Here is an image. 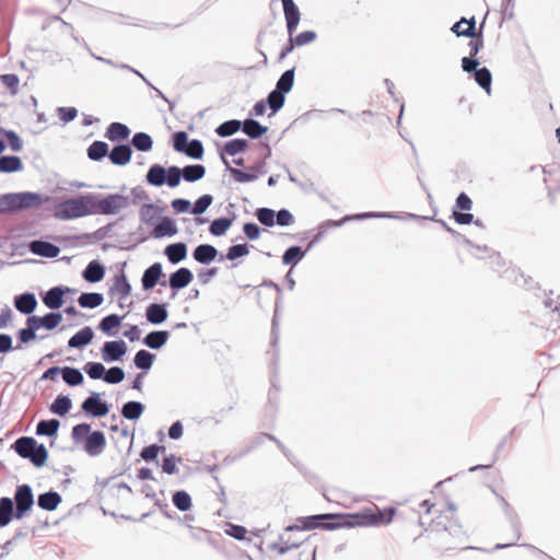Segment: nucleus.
Wrapping results in <instances>:
<instances>
[{"label": "nucleus", "mask_w": 560, "mask_h": 560, "mask_svg": "<svg viewBox=\"0 0 560 560\" xmlns=\"http://www.w3.org/2000/svg\"><path fill=\"white\" fill-rule=\"evenodd\" d=\"M105 276L104 266L97 260H92L82 272V277L86 282H100Z\"/></svg>", "instance_id": "22"}, {"label": "nucleus", "mask_w": 560, "mask_h": 560, "mask_svg": "<svg viewBox=\"0 0 560 560\" xmlns=\"http://www.w3.org/2000/svg\"><path fill=\"white\" fill-rule=\"evenodd\" d=\"M285 102V95L282 93H279L276 90H272L266 100V103L268 104L269 108L271 109L272 114H276L278 110H280Z\"/></svg>", "instance_id": "53"}, {"label": "nucleus", "mask_w": 560, "mask_h": 560, "mask_svg": "<svg viewBox=\"0 0 560 560\" xmlns=\"http://www.w3.org/2000/svg\"><path fill=\"white\" fill-rule=\"evenodd\" d=\"M248 253H249V247L246 243L236 244V245L229 247L225 255L221 254L219 257V261H222L223 259L235 260L237 258L248 255Z\"/></svg>", "instance_id": "51"}, {"label": "nucleus", "mask_w": 560, "mask_h": 560, "mask_svg": "<svg viewBox=\"0 0 560 560\" xmlns=\"http://www.w3.org/2000/svg\"><path fill=\"white\" fill-rule=\"evenodd\" d=\"M60 422L57 419L40 420L36 427L37 435L54 436L57 434Z\"/></svg>", "instance_id": "41"}, {"label": "nucleus", "mask_w": 560, "mask_h": 560, "mask_svg": "<svg viewBox=\"0 0 560 560\" xmlns=\"http://www.w3.org/2000/svg\"><path fill=\"white\" fill-rule=\"evenodd\" d=\"M293 83H294V69H289L281 74V77L279 78V80L276 83L275 90L278 91L279 93H282L285 95L287 93H289L292 90Z\"/></svg>", "instance_id": "40"}, {"label": "nucleus", "mask_w": 560, "mask_h": 560, "mask_svg": "<svg viewBox=\"0 0 560 560\" xmlns=\"http://www.w3.org/2000/svg\"><path fill=\"white\" fill-rule=\"evenodd\" d=\"M242 130L250 139H258L268 131V128L253 118H247L242 121Z\"/></svg>", "instance_id": "26"}, {"label": "nucleus", "mask_w": 560, "mask_h": 560, "mask_svg": "<svg viewBox=\"0 0 560 560\" xmlns=\"http://www.w3.org/2000/svg\"><path fill=\"white\" fill-rule=\"evenodd\" d=\"M213 197L211 195H202L199 197L191 209V212L196 215L202 214L212 203Z\"/></svg>", "instance_id": "62"}, {"label": "nucleus", "mask_w": 560, "mask_h": 560, "mask_svg": "<svg viewBox=\"0 0 560 560\" xmlns=\"http://www.w3.org/2000/svg\"><path fill=\"white\" fill-rule=\"evenodd\" d=\"M84 372L89 375L92 380H103L105 376V366L100 362H88L83 366Z\"/></svg>", "instance_id": "55"}, {"label": "nucleus", "mask_w": 560, "mask_h": 560, "mask_svg": "<svg viewBox=\"0 0 560 560\" xmlns=\"http://www.w3.org/2000/svg\"><path fill=\"white\" fill-rule=\"evenodd\" d=\"M177 233V228L175 222L165 217L161 220V222L154 228V236L156 238H161L163 236H173Z\"/></svg>", "instance_id": "37"}, {"label": "nucleus", "mask_w": 560, "mask_h": 560, "mask_svg": "<svg viewBox=\"0 0 560 560\" xmlns=\"http://www.w3.org/2000/svg\"><path fill=\"white\" fill-rule=\"evenodd\" d=\"M474 78L477 84L490 94L492 83V74L490 70L487 67L479 68L474 73Z\"/></svg>", "instance_id": "47"}, {"label": "nucleus", "mask_w": 560, "mask_h": 560, "mask_svg": "<svg viewBox=\"0 0 560 560\" xmlns=\"http://www.w3.org/2000/svg\"><path fill=\"white\" fill-rule=\"evenodd\" d=\"M167 304L152 303L145 310V318L152 325H160L168 317Z\"/></svg>", "instance_id": "19"}, {"label": "nucleus", "mask_w": 560, "mask_h": 560, "mask_svg": "<svg viewBox=\"0 0 560 560\" xmlns=\"http://www.w3.org/2000/svg\"><path fill=\"white\" fill-rule=\"evenodd\" d=\"M121 323V317L117 314H110L102 318L98 324V328L107 335L112 334V330L118 327Z\"/></svg>", "instance_id": "54"}, {"label": "nucleus", "mask_w": 560, "mask_h": 560, "mask_svg": "<svg viewBox=\"0 0 560 560\" xmlns=\"http://www.w3.org/2000/svg\"><path fill=\"white\" fill-rule=\"evenodd\" d=\"M248 147V141L246 139H232L224 144L223 154H228L234 156L241 152H244Z\"/></svg>", "instance_id": "50"}, {"label": "nucleus", "mask_w": 560, "mask_h": 560, "mask_svg": "<svg viewBox=\"0 0 560 560\" xmlns=\"http://www.w3.org/2000/svg\"><path fill=\"white\" fill-rule=\"evenodd\" d=\"M187 156L191 159L199 160L203 155V145L202 142L198 139H192L188 141L186 151L184 152Z\"/></svg>", "instance_id": "59"}, {"label": "nucleus", "mask_w": 560, "mask_h": 560, "mask_svg": "<svg viewBox=\"0 0 560 560\" xmlns=\"http://www.w3.org/2000/svg\"><path fill=\"white\" fill-rule=\"evenodd\" d=\"M301 534L302 532L298 533L294 537L287 536V533L280 535L279 542L272 544L271 549L277 551L279 555H284L291 549L299 548L304 542V538Z\"/></svg>", "instance_id": "13"}, {"label": "nucleus", "mask_w": 560, "mask_h": 560, "mask_svg": "<svg viewBox=\"0 0 560 560\" xmlns=\"http://www.w3.org/2000/svg\"><path fill=\"white\" fill-rule=\"evenodd\" d=\"M110 291H115L119 294V300H126L131 293V285L124 272H120L115 277L114 285Z\"/></svg>", "instance_id": "35"}, {"label": "nucleus", "mask_w": 560, "mask_h": 560, "mask_svg": "<svg viewBox=\"0 0 560 560\" xmlns=\"http://www.w3.org/2000/svg\"><path fill=\"white\" fill-rule=\"evenodd\" d=\"M11 448L22 458L28 459L35 467L45 465L48 451L32 436H21L15 440Z\"/></svg>", "instance_id": "3"}, {"label": "nucleus", "mask_w": 560, "mask_h": 560, "mask_svg": "<svg viewBox=\"0 0 560 560\" xmlns=\"http://www.w3.org/2000/svg\"><path fill=\"white\" fill-rule=\"evenodd\" d=\"M62 498L57 491H47L37 497V505L44 511H55L61 503Z\"/></svg>", "instance_id": "20"}, {"label": "nucleus", "mask_w": 560, "mask_h": 560, "mask_svg": "<svg viewBox=\"0 0 560 560\" xmlns=\"http://www.w3.org/2000/svg\"><path fill=\"white\" fill-rule=\"evenodd\" d=\"M182 171L184 180L188 183H195L206 174V167L202 164L186 165Z\"/></svg>", "instance_id": "38"}, {"label": "nucleus", "mask_w": 560, "mask_h": 560, "mask_svg": "<svg viewBox=\"0 0 560 560\" xmlns=\"http://www.w3.org/2000/svg\"><path fill=\"white\" fill-rule=\"evenodd\" d=\"M72 407V401L69 396L58 395L50 406V411L58 416L67 415Z\"/></svg>", "instance_id": "42"}, {"label": "nucleus", "mask_w": 560, "mask_h": 560, "mask_svg": "<svg viewBox=\"0 0 560 560\" xmlns=\"http://www.w3.org/2000/svg\"><path fill=\"white\" fill-rule=\"evenodd\" d=\"M63 382L69 386H78L83 383V374L77 368L65 366L61 371Z\"/></svg>", "instance_id": "39"}, {"label": "nucleus", "mask_w": 560, "mask_h": 560, "mask_svg": "<svg viewBox=\"0 0 560 560\" xmlns=\"http://www.w3.org/2000/svg\"><path fill=\"white\" fill-rule=\"evenodd\" d=\"M242 128V121L237 119H231L222 122L215 128V133L219 137L225 138L236 133Z\"/></svg>", "instance_id": "44"}, {"label": "nucleus", "mask_w": 560, "mask_h": 560, "mask_svg": "<svg viewBox=\"0 0 560 560\" xmlns=\"http://www.w3.org/2000/svg\"><path fill=\"white\" fill-rule=\"evenodd\" d=\"M163 275V268L160 262H154L147 268L141 278V284L143 290L153 289L160 281Z\"/></svg>", "instance_id": "16"}, {"label": "nucleus", "mask_w": 560, "mask_h": 560, "mask_svg": "<svg viewBox=\"0 0 560 560\" xmlns=\"http://www.w3.org/2000/svg\"><path fill=\"white\" fill-rule=\"evenodd\" d=\"M218 255V249L210 244H200L192 252L194 259L202 265H209Z\"/></svg>", "instance_id": "18"}, {"label": "nucleus", "mask_w": 560, "mask_h": 560, "mask_svg": "<svg viewBox=\"0 0 560 560\" xmlns=\"http://www.w3.org/2000/svg\"><path fill=\"white\" fill-rule=\"evenodd\" d=\"M497 497L499 498V500L501 501L502 503V506L504 509V512H505V515L506 517L509 518L513 529H514V533H515V538L516 540L520 539L521 537V529H520V520H518V516L517 514L512 510V508L510 506V504L508 503V501L499 495L498 493H495Z\"/></svg>", "instance_id": "43"}, {"label": "nucleus", "mask_w": 560, "mask_h": 560, "mask_svg": "<svg viewBox=\"0 0 560 560\" xmlns=\"http://www.w3.org/2000/svg\"><path fill=\"white\" fill-rule=\"evenodd\" d=\"M94 337L93 329L89 326L75 332L68 341L69 348H82L89 345Z\"/></svg>", "instance_id": "27"}, {"label": "nucleus", "mask_w": 560, "mask_h": 560, "mask_svg": "<svg viewBox=\"0 0 560 560\" xmlns=\"http://www.w3.org/2000/svg\"><path fill=\"white\" fill-rule=\"evenodd\" d=\"M220 158H221L222 163L225 165L226 171L230 172V174L232 175V177L234 178L235 182L247 183V182H253V180L257 179V175L252 172L246 173L238 168L232 167L230 165V162L226 160V158L224 156L223 153H220Z\"/></svg>", "instance_id": "32"}, {"label": "nucleus", "mask_w": 560, "mask_h": 560, "mask_svg": "<svg viewBox=\"0 0 560 560\" xmlns=\"http://www.w3.org/2000/svg\"><path fill=\"white\" fill-rule=\"evenodd\" d=\"M132 156V149L130 144L121 143L113 147L109 151L108 159L109 161L117 166L127 165Z\"/></svg>", "instance_id": "14"}, {"label": "nucleus", "mask_w": 560, "mask_h": 560, "mask_svg": "<svg viewBox=\"0 0 560 560\" xmlns=\"http://www.w3.org/2000/svg\"><path fill=\"white\" fill-rule=\"evenodd\" d=\"M340 518L337 514H317L306 517H301L298 521L302 524L300 525H289L285 527L287 533H301L302 530H310L315 528H324V529H335L341 526L339 522H324Z\"/></svg>", "instance_id": "4"}, {"label": "nucleus", "mask_w": 560, "mask_h": 560, "mask_svg": "<svg viewBox=\"0 0 560 560\" xmlns=\"http://www.w3.org/2000/svg\"><path fill=\"white\" fill-rule=\"evenodd\" d=\"M168 338L170 332L167 330H154L149 332L142 342L150 349L159 350L167 342Z\"/></svg>", "instance_id": "24"}, {"label": "nucleus", "mask_w": 560, "mask_h": 560, "mask_svg": "<svg viewBox=\"0 0 560 560\" xmlns=\"http://www.w3.org/2000/svg\"><path fill=\"white\" fill-rule=\"evenodd\" d=\"M23 170V163L16 155L0 156V173H14Z\"/></svg>", "instance_id": "34"}, {"label": "nucleus", "mask_w": 560, "mask_h": 560, "mask_svg": "<svg viewBox=\"0 0 560 560\" xmlns=\"http://www.w3.org/2000/svg\"><path fill=\"white\" fill-rule=\"evenodd\" d=\"M14 502L9 497L0 498V527H4L10 524L14 517Z\"/></svg>", "instance_id": "28"}, {"label": "nucleus", "mask_w": 560, "mask_h": 560, "mask_svg": "<svg viewBox=\"0 0 560 560\" xmlns=\"http://www.w3.org/2000/svg\"><path fill=\"white\" fill-rule=\"evenodd\" d=\"M0 133L8 139L9 147L12 151L20 152L23 149V141L14 130L0 128Z\"/></svg>", "instance_id": "56"}, {"label": "nucleus", "mask_w": 560, "mask_h": 560, "mask_svg": "<svg viewBox=\"0 0 560 560\" xmlns=\"http://www.w3.org/2000/svg\"><path fill=\"white\" fill-rule=\"evenodd\" d=\"M88 158L92 161H101L105 156H108V144L104 141L96 140L88 148Z\"/></svg>", "instance_id": "36"}, {"label": "nucleus", "mask_w": 560, "mask_h": 560, "mask_svg": "<svg viewBox=\"0 0 560 560\" xmlns=\"http://www.w3.org/2000/svg\"><path fill=\"white\" fill-rule=\"evenodd\" d=\"M104 302V296L98 292H84L78 299V303L83 308H96Z\"/></svg>", "instance_id": "33"}, {"label": "nucleus", "mask_w": 560, "mask_h": 560, "mask_svg": "<svg viewBox=\"0 0 560 560\" xmlns=\"http://www.w3.org/2000/svg\"><path fill=\"white\" fill-rule=\"evenodd\" d=\"M100 397V393L93 392L83 400L81 409L94 418L106 416L109 412V406L106 401L101 400Z\"/></svg>", "instance_id": "7"}, {"label": "nucleus", "mask_w": 560, "mask_h": 560, "mask_svg": "<svg viewBox=\"0 0 560 560\" xmlns=\"http://www.w3.org/2000/svg\"><path fill=\"white\" fill-rule=\"evenodd\" d=\"M167 172L166 168L160 164H153L150 166L145 179L147 183L151 186L161 187L165 185V182H167L166 178Z\"/></svg>", "instance_id": "23"}, {"label": "nucleus", "mask_w": 560, "mask_h": 560, "mask_svg": "<svg viewBox=\"0 0 560 560\" xmlns=\"http://www.w3.org/2000/svg\"><path fill=\"white\" fill-rule=\"evenodd\" d=\"M177 463H182V458L171 454L166 456L162 464L163 472L167 475H174L178 472Z\"/></svg>", "instance_id": "64"}, {"label": "nucleus", "mask_w": 560, "mask_h": 560, "mask_svg": "<svg viewBox=\"0 0 560 560\" xmlns=\"http://www.w3.org/2000/svg\"><path fill=\"white\" fill-rule=\"evenodd\" d=\"M167 175V182L165 184L170 186L171 188L177 187L180 183V179L183 178V171L180 167L173 165L166 168Z\"/></svg>", "instance_id": "61"}, {"label": "nucleus", "mask_w": 560, "mask_h": 560, "mask_svg": "<svg viewBox=\"0 0 560 560\" xmlns=\"http://www.w3.org/2000/svg\"><path fill=\"white\" fill-rule=\"evenodd\" d=\"M28 249L32 254L45 258H55L60 253V248L57 245L42 240L32 241L28 244Z\"/></svg>", "instance_id": "11"}, {"label": "nucleus", "mask_w": 560, "mask_h": 560, "mask_svg": "<svg viewBox=\"0 0 560 560\" xmlns=\"http://www.w3.org/2000/svg\"><path fill=\"white\" fill-rule=\"evenodd\" d=\"M101 352L105 362L119 361L127 353V345L124 340L106 341Z\"/></svg>", "instance_id": "8"}, {"label": "nucleus", "mask_w": 560, "mask_h": 560, "mask_svg": "<svg viewBox=\"0 0 560 560\" xmlns=\"http://www.w3.org/2000/svg\"><path fill=\"white\" fill-rule=\"evenodd\" d=\"M306 252L307 250H303L300 246H291L283 253L282 262L284 265L295 266L300 260L303 259Z\"/></svg>", "instance_id": "46"}, {"label": "nucleus", "mask_w": 560, "mask_h": 560, "mask_svg": "<svg viewBox=\"0 0 560 560\" xmlns=\"http://www.w3.org/2000/svg\"><path fill=\"white\" fill-rule=\"evenodd\" d=\"M69 291L67 287H52L42 296V300L48 308L59 310L63 305V295Z\"/></svg>", "instance_id": "10"}, {"label": "nucleus", "mask_w": 560, "mask_h": 560, "mask_svg": "<svg viewBox=\"0 0 560 560\" xmlns=\"http://www.w3.org/2000/svg\"><path fill=\"white\" fill-rule=\"evenodd\" d=\"M14 306L20 313L24 315H31L37 306V300L35 294L31 292H25L16 295L14 298Z\"/></svg>", "instance_id": "17"}, {"label": "nucleus", "mask_w": 560, "mask_h": 560, "mask_svg": "<svg viewBox=\"0 0 560 560\" xmlns=\"http://www.w3.org/2000/svg\"><path fill=\"white\" fill-rule=\"evenodd\" d=\"M283 5V12L287 21V28L289 36L293 35L300 23V11L293 0H281Z\"/></svg>", "instance_id": "15"}, {"label": "nucleus", "mask_w": 560, "mask_h": 560, "mask_svg": "<svg viewBox=\"0 0 560 560\" xmlns=\"http://www.w3.org/2000/svg\"><path fill=\"white\" fill-rule=\"evenodd\" d=\"M194 279V275L190 269L186 267H182L174 271L168 278V285L174 291L173 295H175L176 291L186 288Z\"/></svg>", "instance_id": "12"}, {"label": "nucleus", "mask_w": 560, "mask_h": 560, "mask_svg": "<svg viewBox=\"0 0 560 560\" xmlns=\"http://www.w3.org/2000/svg\"><path fill=\"white\" fill-rule=\"evenodd\" d=\"M165 447L158 444L145 446L140 452V457L145 462L154 460L160 452H164Z\"/></svg>", "instance_id": "63"}, {"label": "nucleus", "mask_w": 560, "mask_h": 560, "mask_svg": "<svg viewBox=\"0 0 560 560\" xmlns=\"http://www.w3.org/2000/svg\"><path fill=\"white\" fill-rule=\"evenodd\" d=\"M130 129L121 122H112L105 133V137L110 141H120L129 137Z\"/></svg>", "instance_id": "31"}, {"label": "nucleus", "mask_w": 560, "mask_h": 560, "mask_svg": "<svg viewBox=\"0 0 560 560\" xmlns=\"http://www.w3.org/2000/svg\"><path fill=\"white\" fill-rule=\"evenodd\" d=\"M173 504L182 512H186L191 508V498L188 492L180 490L173 494Z\"/></svg>", "instance_id": "52"}, {"label": "nucleus", "mask_w": 560, "mask_h": 560, "mask_svg": "<svg viewBox=\"0 0 560 560\" xmlns=\"http://www.w3.org/2000/svg\"><path fill=\"white\" fill-rule=\"evenodd\" d=\"M276 212L270 208H258L256 210L257 220L265 226L271 228L276 224Z\"/></svg>", "instance_id": "57"}, {"label": "nucleus", "mask_w": 560, "mask_h": 560, "mask_svg": "<svg viewBox=\"0 0 560 560\" xmlns=\"http://www.w3.org/2000/svg\"><path fill=\"white\" fill-rule=\"evenodd\" d=\"M155 355L148 350H139L133 359L135 365L143 371H149L152 368Z\"/></svg>", "instance_id": "45"}, {"label": "nucleus", "mask_w": 560, "mask_h": 560, "mask_svg": "<svg viewBox=\"0 0 560 560\" xmlns=\"http://www.w3.org/2000/svg\"><path fill=\"white\" fill-rule=\"evenodd\" d=\"M132 145L141 152H148L153 147V140L149 133L137 132L131 139Z\"/></svg>", "instance_id": "48"}, {"label": "nucleus", "mask_w": 560, "mask_h": 560, "mask_svg": "<svg viewBox=\"0 0 560 560\" xmlns=\"http://www.w3.org/2000/svg\"><path fill=\"white\" fill-rule=\"evenodd\" d=\"M94 194H85L67 199L56 207L55 215L61 220H72L94 214Z\"/></svg>", "instance_id": "2"}, {"label": "nucleus", "mask_w": 560, "mask_h": 560, "mask_svg": "<svg viewBox=\"0 0 560 560\" xmlns=\"http://www.w3.org/2000/svg\"><path fill=\"white\" fill-rule=\"evenodd\" d=\"M144 408L142 402L130 400L122 405L120 412L125 419L136 421L142 416Z\"/></svg>", "instance_id": "29"}, {"label": "nucleus", "mask_w": 560, "mask_h": 560, "mask_svg": "<svg viewBox=\"0 0 560 560\" xmlns=\"http://www.w3.org/2000/svg\"><path fill=\"white\" fill-rule=\"evenodd\" d=\"M125 378V372L119 366H112L105 371L104 382L108 384H118Z\"/></svg>", "instance_id": "60"}, {"label": "nucleus", "mask_w": 560, "mask_h": 560, "mask_svg": "<svg viewBox=\"0 0 560 560\" xmlns=\"http://www.w3.org/2000/svg\"><path fill=\"white\" fill-rule=\"evenodd\" d=\"M129 205V198L120 194H110L104 198L94 194V214H117Z\"/></svg>", "instance_id": "5"}, {"label": "nucleus", "mask_w": 560, "mask_h": 560, "mask_svg": "<svg viewBox=\"0 0 560 560\" xmlns=\"http://www.w3.org/2000/svg\"><path fill=\"white\" fill-rule=\"evenodd\" d=\"M232 223L233 220L225 217L214 219L209 226V232L213 236H222L231 228Z\"/></svg>", "instance_id": "49"}, {"label": "nucleus", "mask_w": 560, "mask_h": 560, "mask_svg": "<svg viewBox=\"0 0 560 560\" xmlns=\"http://www.w3.org/2000/svg\"><path fill=\"white\" fill-rule=\"evenodd\" d=\"M26 327L22 328L18 331V340L20 343H28L36 339V331L39 329L37 324L34 320V317L28 316L26 318Z\"/></svg>", "instance_id": "30"}, {"label": "nucleus", "mask_w": 560, "mask_h": 560, "mask_svg": "<svg viewBox=\"0 0 560 560\" xmlns=\"http://www.w3.org/2000/svg\"><path fill=\"white\" fill-rule=\"evenodd\" d=\"M43 202L44 199L38 192H8L0 195V212L16 213L23 210L38 208Z\"/></svg>", "instance_id": "1"}, {"label": "nucleus", "mask_w": 560, "mask_h": 560, "mask_svg": "<svg viewBox=\"0 0 560 560\" xmlns=\"http://www.w3.org/2000/svg\"><path fill=\"white\" fill-rule=\"evenodd\" d=\"M32 317H34L38 328H45L47 330H54L62 320V314L57 312H49L44 316L32 315Z\"/></svg>", "instance_id": "25"}, {"label": "nucleus", "mask_w": 560, "mask_h": 560, "mask_svg": "<svg viewBox=\"0 0 560 560\" xmlns=\"http://www.w3.org/2000/svg\"><path fill=\"white\" fill-rule=\"evenodd\" d=\"M164 254L171 264L176 265L187 257V245L183 242L170 244Z\"/></svg>", "instance_id": "21"}, {"label": "nucleus", "mask_w": 560, "mask_h": 560, "mask_svg": "<svg viewBox=\"0 0 560 560\" xmlns=\"http://www.w3.org/2000/svg\"><path fill=\"white\" fill-rule=\"evenodd\" d=\"M91 433V425L89 423H79L72 428L71 438L78 444L85 442L86 436Z\"/></svg>", "instance_id": "58"}, {"label": "nucleus", "mask_w": 560, "mask_h": 560, "mask_svg": "<svg viewBox=\"0 0 560 560\" xmlns=\"http://www.w3.org/2000/svg\"><path fill=\"white\" fill-rule=\"evenodd\" d=\"M14 517L21 520L34 505V494L30 485L18 486L14 492Z\"/></svg>", "instance_id": "6"}, {"label": "nucleus", "mask_w": 560, "mask_h": 560, "mask_svg": "<svg viewBox=\"0 0 560 560\" xmlns=\"http://www.w3.org/2000/svg\"><path fill=\"white\" fill-rule=\"evenodd\" d=\"M105 447H106V438L102 431L91 432L86 436L85 443L83 445L84 452L91 457L101 455L104 452Z\"/></svg>", "instance_id": "9"}]
</instances>
